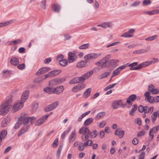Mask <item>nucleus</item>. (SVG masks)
Here are the masks:
<instances>
[{
    "label": "nucleus",
    "instance_id": "nucleus-1",
    "mask_svg": "<svg viewBox=\"0 0 159 159\" xmlns=\"http://www.w3.org/2000/svg\"><path fill=\"white\" fill-rule=\"evenodd\" d=\"M110 58V55H108L99 61L96 62L95 64L98 66H101L102 68H106L110 66L116 67L117 66V64L119 62V60L113 59L108 61Z\"/></svg>",
    "mask_w": 159,
    "mask_h": 159
},
{
    "label": "nucleus",
    "instance_id": "nucleus-22",
    "mask_svg": "<svg viewBox=\"0 0 159 159\" xmlns=\"http://www.w3.org/2000/svg\"><path fill=\"white\" fill-rule=\"evenodd\" d=\"M52 7V10L54 12H58L60 10L61 6L57 3L53 4Z\"/></svg>",
    "mask_w": 159,
    "mask_h": 159
},
{
    "label": "nucleus",
    "instance_id": "nucleus-5",
    "mask_svg": "<svg viewBox=\"0 0 159 159\" xmlns=\"http://www.w3.org/2000/svg\"><path fill=\"white\" fill-rule=\"evenodd\" d=\"M10 108L4 103H2L0 105V115L4 116L9 111Z\"/></svg>",
    "mask_w": 159,
    "mask_h": 159
},
{
    "label": "nucleus",
    "instance_id": "nucleus-59",
    "mask_svg": "<svg viewBox=\"0 0 159 159\" xmlns=\"http://www.w3.org/2000/svg\"><path fill=\"white\" fill-rule=\"evenodd\" d=\"M120 70L118 68L115 70L113 72V76H115L118 75L120 73Z\"/></svg>",
    "mask_w": 159,
    "mask_h": 159
},
{
    "label": "nucleus",
    "instance_id": "nucleus-12",
    "mask_svg": "<svg viewBox=\"0 0 159 159\" xmlns=\"http://www.w3.org/2000/svg\"><path fill=\"white\" fill-rule=\"evenodd\" d=\"M98 57V55L96 53H92L91 54H88L86 55L84 58L85 60H92L96 59Z\"/></svg>",
    "mask_w": 159,
    "mask_h": 159
},
{
    "label": "nucleus",
    "instance_id": "nucleus-16",
    "mask_svg": "<svg viewBox=\"0 0 159 159\" xmlns=\"http://www.w3.org/2000/svg\"><path fill=\"white\" fill-rule=\"evenodd\" d=\"M64 90V88L63 86L57 87L53 88V93L59 94L62 93Z\"/></svg>",
    "mask_w": 159,
    "mask_h": 159
},
{
    "label": "nucleus",
    "instance_id": "nucleus-4",
    "mask_svg": "<svg viewBox=\"0 0 159 159\" xmlns=\"http://www.w3.org/2000/svg\"><path fill=\"white\" fill-rule=\"evenodd\" d=\"M93 71L91 70L84 74L80 77H76L77 83L84 82L85 79H88L93 74Z\"/></svg>",
    "mask_w": 159,
    "mask_h": 159
},
{
    "label": "nucleus",
    "instance_id": "nucleus-15",
    "mask_svg": "<svg viewBox=\"0 0 159 159\" xmlns=\"http://www.w3.org/2000/svg\"><path fill=\"white\" fill-rule=\"evenodd\" d=\"M50 70V68L49 67H43L39 69L36 73V75H39L45 73Z\"/></svg>",
    "mask_w": 159,
    "mask_h": 159
},
{
    "label": "nucleus",
    "instance_id": "nucleus-50",
    "mask_svg": "<svg viewBox=\"0 0 159 159\" xmlns=\"http://www.w3.org/2000/svg\"><path fill=\"white\" fill-rule=\"evenodd\" d=\"M110 74V73L109 72H106L103 73L101 75V79L107 77Z\"/></svg>",
    "mask_w": 159,
    "mask_h": 159
},
{
    "label": "nucleus",
    "instance_id": "nucleus-44",
    "mask_svg": "<svg viewBox=\"0 0 159 159\" xmlns=\"http://www.w3.org/2000/svg\"><path fill=\"white\" fill-rule=\"evenodd\" d=\"M59 63L61 66H65L67 65L68 63V61L66 59H62L59 62Z\"/></svg>",
    "mask_w": 159,
    "mask_h": 159
},
{
    "label": "nucleus",
    "instance_id": "nucleus-58",
    "mask_svg": "<svg viewBox=\"0 0 159 159\" xmlns=\"http://www.w3.org/2000/svg\"><path fill=\"white\" fill-rule=\"evenodd\" d=\"M62 149V147L60 146L58 148L57 153V157H59L60 155L61 151Z\"/></svg>",
    "mask_w": 159,
    "mask_h": 159
},
{
    "label": "nucleus",
    "instance_id": "nucleus-7",
    "mask_svg": "<svg viewBox=\"0 0 159 159\" xmlns=\"http://www.w3.org/2000/svg\"><path fill=\"white\" fill-rule=\"evenodd\" d=\"M59 104L58 101H56L52 104L49 105L47 106L44 109L46 112H48L52 111L56 108Z\"/></svg>",
    "mask_w": 159,
    "mask_h": 159
},
{
    "label": "nucleus",
    "instance_id": "nucleus-49",
    "mask_svg": "<svg viewBox=\"0 0 159 159\" xmlns=\"http://www.w3.org/2000/svg\"><path fill=\"white\" fill-rule=\"evenodd\" d=\"M157 113L156 112H154L152 114V118L153 123H154L155 122V121L157 119Z\"/></svg>",
    "mask_w": 159,
    "mask_h": 159
},
{
    "label": "nucleus",
    "instance_id": "nucleus-37",
    "mask_svg": "<svg viewBox=\"0 0 159 159\" xmlns=\"http://www.w3.org/2000/svg\"><path fill=\"white\" fill-rule=\"evenodd\" d=\"M91 91V89L90 88L86 90L84 92V95L86 97V98L88 97L90 94Z\"/></svg>",
    "mask_w": 159,
    "mask_h": 159
},
{
    "label": "nucleus",
    "instance_id": "nucleus-10",
    "mask_svg": "<svg viewBox=\"0 0 159 159\" xmlns=\"http://www.w3.org/2000/svg\"><path fill=\"white\" fill-rule=\"evenodd\" d=\"M86 87V85L84 83L80 84L74 86L72 89V91L74 92H78Z\"/></svg>",
    "mask_w": 159,
    "mask_h": 159
},
{
    "label": "nucleus",
    "instance_id": "nucleus-40",
    "mask_svg": "<svg viewBox=\"0 0 159 159\" xmlns=\"http://www.w3.org/2000/svg\"><path fill=\"white\" fill-rule=\"evenodd\" d=\"M93 142L90 139H88L86 141H85L84 144L85 147H87V146H91Z\"/></svg>",
    "mask_w": 159,
    "mask_h": 159
},
{
    "label": "nucleus",
    "instance_id": "nucleus-2",
    "mask_svg": "<svg viewBox=\"0 0 159 159\" xmlns=\"http://www.w3.org/2000/svg\"><path fill=\"white\" fill-rule=\"evenodd\" d=\"M36 120V118L34 116H28L27 115L24 113L21 114V116L18 119V123L20 124H23V126L27 127L28 128H30V124L29 122H30V123L32 124L31 121L34 120Z\"/></svg>",
    "mask_w": 159,
    "mask_h": 159
},
{
    "label": "nucleus",
    "instance_id": "nucleus-35",
    "mask_svg": "<svg viewBox=\"0 0 159 159\" xmlns=\"http://www.w3.org/2000/svg\"><path fill=\"white\" fill-rule=\"evenodd\" d=\"M98 133L97 131L95 130L93 132H90L89 134L92 138H94L98 135Z\"/></svg>",
    "mask_w": 159,
    "mask_h": 159
},
{
    "label": "nucleus",
    "instance_id": "nucleus-33",
    "mask_svg": "<svg viewBox=\"0 0 159 159\" xmlns=\"http://www.w3.org/2000/svg\"><path fill=\"white\" fill-rule=\"evenodd\" d=\"M106 115V113L104 112H102L98 113L95 117V119L97 120H99L100 118L103 117Z\"/></svg>",
    "mask_w": 159,
    "mask_h": 159
},
{
    "label": "nucleus",
    "instance_id": "nucleus-30",
    "mask_svg": "<svg viewBox=\"0 0 159 159\" xmlns=\"http://www.w3.org/2000/svg\"><path fill=\"white\" fill-rule=\"evenodd\" d=\"M9 120H10L8 118L4 119L2 121V127H5L9 123Z\"/></svg>",
    "mask_w": 159,
    "mask_h": 159
},
{
    "label": "nucleus",
    "instance_id": "nucleus-62",
    "mask_svg": "<svg viewBox=\"0 0 159 159\" xmlns=\"http://www.w3.org/2000/svg\"><path fill=\"white\" fill-rule=\"evenodd\" d=\"M64 57L62 55L60 54L57 57L56 60L59 62Z\"/></svg>",
    "mask_w": 159,
    "mask_h": 159
},
{
    "label": "nucleus",
    "instance_id": "nucleus-21",
    "mask_svg": "<svg viewBox=\"0 0 159 159\" xmlns=\"http://www.w3.org/2000/svg\"><path fill=\"white\" fill-rule=\"evenodd\" d=\"M136 98L137 96L135 95L132 94L130 95L127 99V102L131 106L132 105L131 101H134Z\"/></svg>",
    "mask_w": 159,
    "mask_h": 159
},
{
    "label": "nucleus",
    "instance_id": "nucleus-56",
    "mask_svg": "<svg viewBox=\"0 0 159 159\" xmlns=\"http://www.w3.org/2000/svg\"><path fill=\"white\" fill-rule=\"evenodd\" d=\"M39 107V103H35L33 106V110L35 111Z\"/></svg>",
    "mask_w": 159,
    "mask_h": 159
},
{
    "label": "nucleus",
    "instance_id": "nucleus-32",
    "mask_svg": "<svg viewBox=\"0 0 159 159\" xmlns=\"http://www.w3.org/2000/svg\"><path fill=\"white\" fill-rule=\"evenodd\" d=\"M21 41L20 39H17L15 40H13L9 41L8 42V45H12V44H16L17 43H20L21 42Z\"/></svg>",
    "mask_w": 159,
    "mask_h": 159
},
{
    "label": "nucleus",
    "instance_id": "nucleus-53",
    "mask_svg": "<svg viewBox=\"0 0 159 159\" xmlns=\"http://www.w3.org/2000/svg\"><path fill=\"white\" fill-rule=\"evenodd\" d=\"M145 134V131L144 130H142L138 132L137 134V137H140L143 136Z\"/></svg>",
    "mask_w": 159,
    "mask_h": 159
},
{
    "label": "nucleus",
    "instance_id": "nucleus-57",
    "mask_svg": "<svg viewBox=\"0 0 159 159\" xmlns=\"http://www.w3.org/2000/svg\"><path fill=\"white\" fill-rule=\"evenodd\" d=\"M58 138H56L54 141L53 143V148H56L58 145Z\"/></svg>",
    "mask_w": 159,
    "mask_h": 159
},
{
    "label": "nucleus",
    "instance_id": "nucleus-8",
    "mask_svg": "<svg viewBox=\"0 0 159 159\" xmlns=\"http://www.w3.org/2000/svg\"><path fill=\"white\" fill-rule=\"evenodd\" d=\"M61 72L60 70H53L49 72L47 74L45 75V77L43 76V79L47 78L48 77H52L55 76H56L59 74Z\"/></svg>",
    "mask_w": 159,
    "mask_h": 159
},
{
    "label": "nucleus",
    "instance_id": "nucleus-18",
    "mask_svg": "<svg viewBox=\"0 0 159 159\" xmlns=\"http://www.w3.org/2000/svg\"><path fill=\"white\" fill-rule=\"evenodd\" d=\"M29 91L28 90H26L23 93L22 95L20 101L23 102H25L28 98V95Z\"/></svg>",
    "mask_w": 159,
    "mask_h": 159
},
{
    "label": "nucleus",
    "instance_id": "nucleus-60",
    "mask_svg": "<svg viewBox=\"0 0 159 159\" xmlns=\"http://www.w3.org/2000/svg\"><path fill=\"white\" fill-rule=\"evenodd\" d=\"M77 80L76 79V77H75L71 80L69 82V84H77Z\"/></svg>",
    "mask_w": 159,
    "mask_h": 159
},
{
    "label": "nucleus",
    "instance_id": "nucleus-61",
    "mask_svg": "<svg viewBox=\"0 0 159 159\" xmlns=\"http://www.w3.org/2000/svg\"><path fill=\"white\" fill-rule=\"evenodd\" d=\"M106 124V122L105 121H103L100 122L99 125H98V127L100 128H103L104 127Z\"/></svg>",
    "mask_w": 159,
    "mask_h": 159
},
{
    "label": "nucleus",
    "instance_id": "nucleus-51",
    "mask_svg": "<svg viewBox=\"0 0 159 159\" xmlns=\"http://www.w3.org/2000/svg\"><path fill=\"white\" fill-rule=\"evenodd\" d=\"M117 83H115L112 84H110L108 85L104 89V90L107 91L110 89L113 88L114 86L117 84Z\"/></svg>",
    "mask_w": 159,
    "mask_h": 159
},
{
    "label": "nucleus",
    "instance_id": "nucleus-24",
    "mask_svg": "<svg viewBox=\"0 0 159 159\" xmlns=\"http://www.w3.org/2000/svg\"><path fill=\"white\" fill-rule=\"evenodd\" d=\"M29 129V128H28L27 127H26V126L24 127L23 126L20 130L18 133L17 134L18 136L19 137L20 136L26 132Z\"/></svg>",
    "mask_w": 159,
    "mask_h": 159
},
{
    "label": "nucleus",
    "instance_id": "nucleus-34",
    "mask_svg": "<svg viewBox=\"0 0 159 159\" xmlns=\"http://www.w3.org/2000/svg\"><path fill=\"white\" fill-rule=\"evenodd\" d=\"M12 101V99L11 98H8L7 100L6 101L2 103H4V104H6V105L8 106V107L11 108V103Z\"/></svg>",
    "mask_w": 159,
    "mask_h": 159
},
{
    "label": "nucleus",
    "instance_id": "nucleus-6",
    "mask_svg": "<svg viewBox=\"0 0 159 159\" xmlns=\"http://www.w3.org/2000/svg\"><path fill=\"white\" fill-rule=\"evenodd\" d=\"M24 106V102L22 101L16 103L12 107V111L13 112L19 111L20 109Z\"/></svg>",
    "mask_w": 159,
    "mask_h": 159
},
{
    "label": "nucleus",
    "instance_id": "nucleus-19",
    "mask_svg": "<svg viewBox=\"0 0 159 159\" xmlns=\"http://www.w3.org/2000/svg\"><path fill=\"white\" fill-rule=\"evenodd\" d=\"M68 60L70 62H72L76 59V55L71 52H69L68 54Z\"/></svg>",
    "mask_w": 159,
    "mask_h": 159
},
{
    "label": "nucleus",
    "instance_id": "nucleus-3",
    "mask_svg": "<svg viewBox=\"0 0 159 159\" xmlns=\"http://www.w3.org/2000/svg\"><path fill=\"white\" fill-rule=\"evenodd\" d=\"M152 62L151 61H146L139 64L136 67H134L138 65V62H135L130 64L129 66L130 67V70H139L143 67L149 65Z\"/></svg>",
    "mask_w": 159,
    "mask_h": 159
},
{
    "label": "nucleus",
    "instance_id": "nucleus-42",
    "mask_svg": "<svg viewBox=\"0 0 159 159\" xmlns=\"http://www.w3.org/2000/svg\"><path fill=\"white\" fill-rule=\"evenodd\" d=\"M152 3L150 0H144L142 2V4L143 6H146L150 5Z\"/></svg>",
    "mask_w": 159,
    "mask_h": 159
},
{
    "label": "nucleus",
    "instance_id": "nucleus-27",
    "mask_svg": "<svg viewBox=\"0 0 159 159\" xmlns=\"http://www.w3.org/2000/svg\"><path fill=\"white\" fill-rule=\"evenodd\" d=\"M103 25L104 27V28L106 29L112 28L113 26V24L111 22H106L103 23Z\"/></svg>",
    "mask_w": 159,
    "mask_h": 159
},
{
    "label": "nucleus",
    "instance_id": "nucleus-13",
    "mask_svg": "<svg viewBox=\"0 0 159 159\" xmlns=\"http://www.w3.org/2000/svg\"><path fill=\"white\" fill-rule=\"evenodd\" d=\"M148 89L149 92H151L152 94H156L159 93V89H155L154 86L152 84L149 85Z\"/></svg>",
    "mask_w": 159,
    "mask_h": 159
},
{
    "label": "nucleus",
    "instance_id": "nucleus-48",
    "mask_svg": "<svg viewBox=\"0 0 159 159\" xmlns=\"http://www.w3.org/2000/svg\"><path fill=\"white\" fill-rule=\"evenodd\" d=\"M49 84L52 86H55L58 85L57 83L56 79L52 80L49 82Z\"/></svg>",
    "mask_w": 159,
    "mask_h": 159
},
{
    "label": "nucleus",
    "instance_id": "nucleus-46",
    "mask_svg": "<svg viewBox=\"0 0 159 159\" xmlns=\"http://www.w3.org/2000/svg\"><path fill=\"white\" fill-rule=\"evenodd\" d=\"M40 6L41 8L44 9L46 8V0H42Z\"/></svg>",
    "mask_w": 159,
    "mask_h": 159
},
{
    "label": "nucleus",
    "instance_id": "nucleus-39",
    "mask_svg": "<svg viewBox=\"0 0 159 159\" xmlns=\"http://www.w3.org/2000/svg\"><path fill=\"white\" fill-rule=\"evenodd\" d=\"M157 37V35H155L153 36L147 38L145 39L147 41H151L156 39Z\"/></svg>",
    "mask_w": 159,
    "mask_h": 159
},
{
    "label": "nucleus",
    "instance_id": "nucleus-45",
    "mask_svg": "<svg viewBox=\"0 0 159 159\" xmlns=\"http://www.w3.org/2000/svg\"><path fill=\"white\" fill-rule=\"evenodd\" d=\"M56 80L57 83L58 85L64 82L66 80V79L65 78H59L56 79Z\"/></svg>",
    "mask_w": 159,
    "mask_h": 159
},
{
    "label": "nucleus",
    "instance_id": "nucleus-64",
    "mask_svg": "<svg viewBox=\"0 0 159 159\" xmlns=\"http://www.w3.org/2000/svg\"><path fill=\"white\" fill-rule=\"evenodd\" d=\"M25 64L24 63L19 65L18 66V68L20 70H22L25 68Z\"/></svg>",
    "mask_w": 159,
    "mask_h": 159
},
{
    "label": "nucleus",
    "instance_id": "nucleus-11",
    "mask_svg": "<svg viewBox=\"0 0 159 159\" xmlns=\"http://www.w3.org/2000/svg\"><path fill=\"white\" fill-rule=\"evenodd\" d=\"M49 116V115H46L36 121L35 125L38 126L42 124L46 121Z\"/></svg>",
    "mask_w": 159,
    "mask_h": 159
},
{
    "label": "nucleus",
    "instance_id": "nucleus-17",
    "mask_svg": "<svg viewBox=\"0 0 159 159\" xmlns=\"http://www.w3.org/2000/svg\"><path fill=\"white\" fill-rule=\"evenodd\" d=\"M76 134L75 130H73L69 136L68 140L70 143H73L76 139Z\"/></svg>",
    "mask_w": 159,
    "mask_h": 159
},
{
    "label": "nucleus",
    "instance_id": "nucleus-23",
    "mask_svg": "<svg viewBox=\"0 0 159 159\" xmlns=\"http://www.w3.org/2000/svg\"><path fill=\"white\" fill-rule=\"evenodd\" d=\"M90 131L89 129L87 127H83L81 128L79 130V134H89Z\"/></svg>",
    "mask_w": 159,
    "mask_h": 159
},
{
    "label": "nucleus",
    "instance_id": "nucleus-26",
    "mask_svg": "<svg viewBox=\"0 0 159 159\" xmlns=\"http://www.w3.org/2000/svg\"><path fill=\"white\" fill-rule=\"evenodd\" d=\"M10 62L12 65L16 66L19 63L18 59L16 57H13L11 58Z\"/></svg>",
    "mask_w": 159,
    "mask_h": 159
},
{
    "label": "nucleus",
    "instance_id": "nucleus-55",
    "mask_svg": "<svg viewBox=\"0 0 159 159\" xmlns=\"http://www.w3.org/2000/svg\"><path fill=\"white\" fill-rule=\"evenodd\" d=\"M84 144L83 143H80L79 146V150L80 151H82L84 150Z\"/></svg>",
    "mask_w": 159,
    "mask_h": 159
},
{
    "label": "nucleus",
    "instance_id": "nucleus-36",
    "mask_svg": "<svg viewBox=\"0 0 159 159\" xmlns=\"http://www.w3.org/2000/svg\"><path fill=\"white\" fill-rule=\"evenodd\" d=\"M45 77V75H43L42 76L39 77L34 80V81L36 83H39L41 82L42 80H45L46 78L43 79V77Z\"/></svg>",
    "mask_w": 159,
    "mask_h": 159
},
{
    "label": "nucleus",
    "instance_id": "nucleus-28",
    "mask_svg": "<svg viewBox=\"0 0 159 159\" xmlns=\"http://www.w3.org/2000/svg\"><path fill=\"white\" fill-rule=\"evenodd\" d=\"M93 119L92 118H89L87 119L84 122V125L86 126L90 125L93 122Z\"/></svg>",
    "mask_w": 159,
    "mask_h": 159
},
{
    "label": "nucleus",
    "instance_id": "nucleus-41",
    "mask_svg": "<svg viewBox=\"0 0 159 159\" xmlns=\"http://www.w3.org/2000/svg\"><path fill=\"white\" fill-rule=\"evenodd\" d=\"M89 46V43H85L81 45L79 48L80 49H85L88 48Z\"/></svg>",
    "mask_w": 159,
    "mask_h": 159
},
{
    "label": "nucleus",
    "instance_id": "nucleus-63",
    "mask_svg": "<svg viewBox=\"0 0 159 159\" xmlns=\"http://www.w3.org/2000/svg\"><path fill=\"white\" fill-rule=\"evenodd\" d=\"M145 153L144 152H143L139 155L138 159H144V158Z\"/></svg>",
    "mask_w": 159,
    "mask_h": 159
},
{
    "label": "nucleus",
    "instance_id": "nucleus-47",
    "mask_svg": "<svg viewBox=\"0 0 159 159\" xmlns=\"http://www.w3.org/2000/svg\"><path fill=\"white\" fill-rule=\"evenodd\" d=\"M140 3V2L139 1H135L133 3L130 4V6L131 7H135L139 6Z\"/></svg>",
    "mask_w": 159,
    "mask_h": 159
},
{
    "label": "nucleus",
    "instance_id": "nucleus-52",
    "mask_svg": "<svg viewBox=\"0 0 159 159\" xmlns=\"http://www.w3.org/2000/svg\"><path fill=\"white\" fill-rule=\"evenodd\" d=\"M121 37H124L125 38L132 37H133V35L132 34H129L127 32H125L121 36Z\"/></svg>",
    "mask_w": 159,
    "mask_h": 159
},
{
    "label": "nucleus",
    "instance_id": "nucleus-31",
    "mask_svg": "<svg viewBox=\"0 0 159 159\" xmlns=\"http://www.w3.org/2000/svg\"><path fill=\"white\" fill-rule=\"evenodd\" d=\"M43 91L48 94L53 93V88L46 87L43 89Z\"/></svg>",
    "mask_w": 159,
    "mask_h": 159
},
{
    "label": "nucleus",
    "instance_id": "nucleus-20",
    "mask_svg": "<svg viewBox=\"0 0 159 159\" xmlns=\"http://www.w3.org/2000/svg\"><path fill=\"white\" fill-rule=\"evenodd\" d=\"M150 94L151 92H147L145 93L144 96L149 102L152 103L153 102V97L150 96Z\"/></svg>",
    "mask_w": 159,
    "mask_h": 159
},
{
    "label": "nucleus",
    "instance_id": "nucleus-9",
    "mask_svg": "<svg viewBox=\"0 0 159 159\" xmlns=\"http://www.w3.org/2000/svg\"><path fill=\"white\" fill-rule=\"evenodd\" d=\"M123 105L122 101L121 100H117L113 101L111 104V107L114 109H117L120 106H122Z\"/></svg>",
    "mask_w": 159,
    "mask_h": 159
},
{
    "label": "nucleus",
    "instance_id": "nucleus-54",
    "mask_svg": "<svg viewBox=\"0 0 159 159\" xmlns=\"http://www.w3.org/2000/svg\"><path fill=\"white\" fill-rule=\"evenodd\" d=\"M144 108L145 106L143 107L142 105H140L138 108V110L139 112L140 113H142L143 112H144Z\"/></svg>",
    "mask_w": 159,
    "mask_h": 159
},
{
    "label": "nucleus",
    "instance_id": "nucleus-29",
    "mask_svg": "<svg viewBox=\"0 0 159 159\" xmlns=\"http://www.w3.org/2000/svg\"><path fill=\"white\" fill-rule=\"evenodd\" d=\"M148 51V50L144 49H140L135 51L133 52L134 54H142L144 53H146Z\"/></svg>",
    "mask_w": 159,
    "mask_h": 159
},
{
    "label": "nucleus",
    "instance_id": "nucleus-43",
    "mask_svg": "<svg viewBox=\"0 0 159 159\" xmlns=\"http://www.w3.org/2000/svg\"><path fill=\"white\" fill-rule=\"evenodd\" d=\"M89 134H83L81 136V139L83 141H85L89 138Z\"/></svg>",
    "mask_w": 159,
    "mask_h": 159
},
{
    "label": "nucleus",
    "instance_id": "nucleus-25",
    "mask_svg": "<svg viewBox=\"0 0 159 159\" xmlns=\"http://www.w3.org/2000/svg\"><path fill=\"white\" fill-rule=\"evenodd\" d=\"M125 132L124 131H120L119 129H117L115 132V134L121 138L123 137L124 135Z\"/></svg>",
    "mask_w": 159,
    "mask_h": 159
},
{
    "label": "nucleus",
    "instance_id": "nucleus-38",
    "mask_svg": "<svg viewBox=\"0 0 159 159\" xmlns=\"http://www.w3.org/2000/svg\"><path fill=\"white\" fill-rule=\"evenodd\" d=\"M137 106L136 104L134 105L132 107V109L130 111L129 114L132 115L134 111H135L137 109Z\"/></svg>",
    "mask_w": 159,
    "mask_h": 159
},
{
    "label": "nucleus",
    "instance_id": "nucleus-14",
    "mask_svg": "<svg viewBox=\"0 0 159 159\" xmlns=\"http://www.w3.org/2000/svg\"><path fill=\"white\" fill-rule=\"evenodd\" d=\"M88 61L85 60L82 61L77 64L76 66L79 68H83L86 67L88 66Z\"/></svg>",
    "mask_w": 159,
    "mask_h": 159
}]
</instances>
